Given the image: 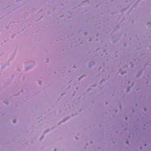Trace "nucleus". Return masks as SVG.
Instances as JSON below:
<instances>
[{
	"label": "nucleus",
	"mask_w": 151,
	"mask_h": 151,
	"mask_svg": "<svg viewBox=\"0 0 151 151\" xmlns=\"http://www.w3.org/2000/svg\"><path fill=\"white\" fill-rule=\"evenodd\" d=\"M40 84H41V83H40Z\"/></svg>",
	"instance_id": "obj_8"
},
{
	"label": "nucleus",
	"mask_w": 151,
	"mask_h": 151,
	"mask_svg": "<svg viewBox=\"0 0 151 151\" xmlns=\"http://www.w3.org/2000/svg\"><path fill=\"white\" fill-rule=\"evenodd\" d=\"M128 143H129V142L128 141H127V144H128Z\"/></svg>",
	"instance_id": "obj_3"
},
{
	"label": "nucleus",
	"mask_w": 151,
	"mask_h": 151,
	"mask_svg": "<svg viewBox=\"0 0 151 151\" xmlns=\"http://www.w3.org/2000/svg\"><path fill=\"white\" fill-rule=\"evenodd\" d=\"M130 88H129L128 90H127V91H129L130 90Z\"/></svg>",
	"instance_id": "obj_2"
},
{
	"label": "nucleus",
	"mask_w": 151,
	"mask_h": 151,
	"mask_svg": "<svg viewBox=\"0 0 151 151\" xmlns=\"http://www.w3.org/2000/svg\"><path fill=\"white\" fill-rule=\"evenodd\" d=\"M145 111H146V109H145Z\"/></svg>",
	"instance_id": "obj_6"
},
{
	"label": "nucleus",
	"mask_w": 151,
	"mask_h": 151,
	"mask_svg": "<svg viewBox=\"0 0 151 151\" xmlns=\"http://www.w3.org/2000/svg\"><path fill=\"white\" fill-rule=\"evenodd\" d=\"M55 151H56V150H55Z\"/></svg>",
	"instance_id": "obj_7"
},
{
	"label": "nucleus",
	"mask_w": 151,
	"mask_h": 151,
	"mask_svg": "<svg viewBox=\"0 0 151 151\" xmlns=\"http://www.w3.org/2000/svg\"><path fill=\"white\" fill-rule=\"evenodd\" d=\"M16 122V121L15 120H13V122L14 123H15Z\"/></svg>",
	"instance_id": "obj_1"
},
{
	"label": "nucleus",
	"mask_w": 151,
	"mask_h": 151,
	"mask_svg": "<svg viewBox=\"0 0 151 151\" xmlns=\"http://www.w3.org/2000/svg\"><path fill=\"white\" fill-rule=\"evenodd\" d=\"M124 73H122V74H124Z\"/></svg>",
	"instance_id": "obj_4"
},
{
	"label": "nucleus",
	"mask_w": 151,
	"mask_h": 151,
	"mask_svg": "<svg viewBox=\"0 0 151 151\" xmlns=\"http://www.w3.org/2000/svg\"><path fill=\"white\" fill-rule=\"evenodd\" d=\"M130 83V82L129 81V82H128V83Z\"/></svg>",
	"instance_id": "obj_5"
}]
</instances>
